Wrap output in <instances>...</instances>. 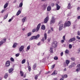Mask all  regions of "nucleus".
Returning <instances> with one entry per match:
<instances>
[{"instance_id": "f257e3e1", "label": "nucleus", "mask_w": 80, "mask_h": 80, "mask_svg": "<svg viewBox=\"0 0 80 80\" xmlns=\"http://www.w3.org/2000/svg\"><path fill=\"white\" fill-rule=\"evenodd\" d=\"M40 25H41V23L38 24L36 28V30L35 28L33 29L32 31V32H38L39 29H40Z\"/></svg>"}, {"instance_id": "f03ea898", "label": "nucleus", "mask_w": 80, "mask_h": 80, "mask_svg": "<svg viewBox=\"0 0 80 80\" xmlns=\"http://www.w3.org/2000/svg\"><path fill=\"white\" fill-rule=\"evenodd\" d=\"M40 38V34H38L36 36H33L31 37L30 38V40H32L34 39L38 40V38Z\"/></svg>"}, {"instance_id": "7ed1b4c3", "label": "nucleus", "mask_w": 80, "mask_h": 80, "mask_svg": "<svg viewBox=\"0 0 80 80\" xmlns=\"http://www.w3.org/2000/svg\"><path fill=\"white\" fill-rule=\"evenodd\" d=\"M71 25V22H70V21H66L64 24V28L65 27H69V26H70Z\"/></svg>"}, {"instance_id": "20e7f679", "label": "nucleus", "mask_w": 80, "mask_h": 80, "mask_svg": "<svg viewBox=\"0 0 80 80\" xmlns=\"http://www.w3.org/2000/svg\"><path fill=\"white\" fill-rule=\"evenodd\" d=\"M52 46L53 48H56L57 46V42L54 41L52 43Z\"/></svg>"}, {"instance_id": "39448f33", "label": "nucleus", "mask_w": 80, "mask_h": 80, "mask_svg": "<svg viewBox=\"0 0 80 80\" xmlns=\"http://www.w3.org/2000/svg\"><path fill=\"white\" fill-rule=\"evenodd\" d=\"M47 4H43L42 6L41 9H42V10H45L46 8L47 7Z\"/></svg>"}, {"instance_id": "423d86ee", "label": "nucleus", "mask_w": 80, "mask_h": 80, "mask_svg": "<svg viewBox=\"0 0 80 80\" xmlns=\"http://www.w3.org/2000/svg\"><path fill=\"white\" fill-rule=\"evenodd\" d=\"M5 65L7 67H8L10 65V61L8 60L7 61L5 64Z\"/></svg>"}, {"instance_id": "0eeeda50", "label": "nucleus", "mask_w": 80, "mask_h": 80, "mask_svg": "<svg viewBox=\"0 0 80 80\" xmlns=\"http://www.w3.org/2000/svg\"><path fill=\"white\" fill-rule=\"evenodd\" d=\"M6 42V39H3L0 42V46L2 45V44H3L5 42Z\"/></svg>"}, {"instance_id": "6e6552de", "label": "nucleus", "mask_w": 80, "mask_h": 80, "mask_svg": "<svg viewBox=\"0 0 80 80\" xmlns=\"http://www.w3.org/2000/svg\"><path fill=\"white\" fill-rule=\"evenodd\" d=\"M49 20V17H47L45 18L44 20V23H47L48 22V21Z\"/></svg>"}, {"instance_id": "1a4fd4ad", "label": "nucleus", "mask_w": 80, "mask_h": 80, "mask_svg": "<svg viewBox=\"0 0 80 80\" xmlns=\"http://www.w3.org/2000/svg\"><path fill=\"white\" fill-rule=\"evenodd\" d=\"M75 38H71L68 41L69 43H71V42H75Z\"/></svg>"}, {"instance_id": "9d476101", "label": "nucleus", "mask_w": 80, "mask_h": 80, "mask_svg": "<svg viewBox=\"0 0 80 80\" xmlns=\"http://www.w3.org/2000/svg\"><path fill=\"white\" fill-rule=\"evenodd\" d=\"M41 72L42 71H40V72H39V74L36 75L35 77V80H37V79L38 78V77L39 76V75H40Z\"/></svg>"}, {"instance_id": "9b49d317", "label": "nucleus", "mask_w": 80, "mask_h": 80, "mask_svg": "<svg viewBox=\"0 0 80 80\" xmlns=\"http://www.w3.org/2000/svg\"><path fill=\"white\" fill-rule=\"evenodd\" d=\"M24 49V46H21L19 48V52H22V50Z\"/></svg>"}, {"instance_id": "f8f14e48", "label": "nucleus", "mask_w": 80, "mask_h": 80, "mask_svg": "<svg viewBox=\"0 0 80 80\" xmlns=\"http://www.w3.org/2000/svg\"><path fill=\"white\" fill-rule=\"evenodd\" d=\"M63 24H61L60 25V26L59 28V30L60 31H61V30L63 29Z\"/></svg>"}, {"instance_id": "ddd939ff", "label": "nucleus", "mask_w": 80, "mask_h": 80, "mask_svg": "<svg viewBox=\"0 0 80 80\" xmlns=\"http://www.w3.org/2000/svg\"><path fill=\"white\" fill-rule=\"evenodd\" d=\"M56 5L57 7V10H60V6H59L58 4H56Z\"/></svg>"}, {"instance_id": "4468645a", "label": "nucleus", "mask_w": 80, "mask_h": 80, "mask_svg": "<svg viewBox=\"0 0 80 80\" xmlns=\"http://www.w3.org/2000/svg\"><path fill=\"white\" fill-rule=\"evenodd\" d=\"M57 74V71H54L53 72L52 74V75H55Z\"/></svg>"}, {"instance_id": "2eb2a0df", "label": "nucleus", "mask_w": 80, "mask_h": 80, "mask_svg": "<svg viewBox=\"0 0 80 80\" xmlns=\"http://www.w3.org/2000/svg\"><path fill=\"white\" fill-rule=\"evenodd\" d=\"M67 8L68 9H71V8H72V7H71V4L70 3H69L68 4Z\"/></svg>"}, {"instance_id": "dca6fc26", "label": "nucleus", "mask_w": 80, "mask_h": 80, "mask_svg": "<svg viewBox=\"0 0 80 80\" xmlns=\"http://www.w3.org/2000/svg\"><path fill=\"white\" fill-rule=\"evenodd\" d=\"M77 68L76 69V70H80V64H78L77 66Z\"/></svg>"}, {"instance_id": "f3484780", "label": "nucleus", "mask_w": 80, "mask_h": 80, "mask_svg": "<svg viewBox=\"0 0 80 80\" xmlns=\"http://www.w3.org/2000/svg\"><path fill=\"white\" fill-rule=\"evenodd\" d=\"M47 10L48 12H50V11L51 10V6H49L48 7V8H47Z\"/></svg>"}, {"instance_id": "a211bd4d", "label": "nucleus", "mask_w": 80, "mask_h": 80, "mask_svg": "<svg viewBox=\"0 0 80 80\" xmlns=\"http://www.w3.org/2000/svg\"><path fill=\"white\" fill-rule=\"evenodd\" d=\"M65 62H66V64L67 65H68V64L70 63V60H66Z\"/></svg>"}, {"instance_id": "6ab92c4d", "label": "nucleus", "mask_w": 80, "mask_h": 80, "mask_svg": "<svg viewBox=\"0 0 80 80\" xmlns=\"http://www.w3.org/2000/svg\"><path fill=\"white\" fill-rule=\"evenodd\" d=\"M36 67H37V63H35V64H34V65H33L32 68L34 70H35V68Z\"/></svg>"}, {"instance_id": "aec40b11", "label": "nucleus", "mask_w": 80, "mask_h": 80, "mask_svg": "<svg viewBox=\"0 0 80 80\" xmlns=\"http://www.w3.org/2000/svg\"><path fill=\"white\" fill-rule=\"evenodd\" d=\"M55 22V21L54 20H51L50 21V25H52V24H53V23H54Z\"/></svg>"}, {"instance_id": "412c9836", "label": "nucleus", "mask_w": 80, "mask_h": 80, "mask_svg": "<svg viewBox=\"0 0 80 80\" xmlns=\"http://www.w3.org/2000/svg\"><path fill=\"white\" fill-rule=\"evenodd\" d=\"M20 13H21V11H20V10H19L17 12L16 14V15L17 16H18V15H20Z\"/></svg>"}, {"instance_id": "4be33fe9", "label": "nucleus", "mask_w": 80, "mask_h": 80, "mask_svg": "<svg viewBox=\"0 0 80 80\" xmlns=\"http://www.w3.org/2000/svg\"><path fill=\"white\" fill-rule=\"evenodd\" d=\"M17 45H18L17 43H14L12 46L13 48H15L16 47Z\"/></svg>"}, {"instance_id": "5701e85b", "label": "nucleus", "mask_w": 80, "mask_h": 80, "mask_svg": "<svg viewBox=\"0 0 80 80\" xmlns=\"http://www.w3.org/2000/svg\"><path fill=\"white\" fill-rule=\"evenodd\" d=\"M20 74L21 75V76L22 77H23V74H24L23 72V71H20Z\"/></svg>"}, {"instance_id": "b1692460", "label": "nucleus", "mask_w": 80, "mask_h": 80, "mask_svg": "<svg viewBox=\"0 0 80 80\" xmlns=\"http://www.w3.org/2000/svg\"><path fill=\"white\" fill-rule=\"evenodd\" d=\"M62 78H67L68 77V76L67 75H64L62 76Z\"/></svg>"}, {"instance_id": "393cba45", "label": "nucleus", "mask_w": 80, "mask_h": 80, "mask_svg": "<svg viewBox=\"0 0 80 80\" xmlns=\"http://www.w3.org/2000/svg\"><path fill=\"white\" fill-rule=\"evenodd\" d=\"M8 3H6L4 6V8H6L8 6Z\"/></svg>"}, {"instance_id": "a878e982", "label": "nucleus", "mask_w": 80, "mask_h": 80, "mask_svg": "<svg viewBox=\"0 0 80 80\" xmlns=\"http://www.w3.org/2000/svg\"><path fill=\"white\" fill-rule=\"evenodd\" d=\"M47 34L46 33H45L44 34V40H47Z\"/></svg>"}, {"instance_id": "bb28decb", "label": "nucleus", "mask_w": 80, "mask_h": 80, "mask_svg": "<svg viewBox=\"0 0 80 80\" xmlns=\"http://www.w3.org/2000/svg\"><path fill=\"white\" fill-rule=\"evenodd\" d=\"M41 28L42 30H45V25H42Z\"/></svg>"}, {"instance_id": "cd10ccee", "label": "nucleus", "mask_w": 80, "mask_h": 80, "mask_svg": "<svg viewBox=\"0 0 80 80\" xmlns=\"http://www.w3.org/2000/svg\"><path fill=\"white\" fill-rule=\"evenodd\" d=\"M8 73H6L4 75V78H7V77H8Z\"/></svg>"}, {"instance_id": "c85d7f7f", "label": "nucleus", "mask_w": 80, "mask_h": 80, "mask_svg": "<svg viewBox=\"0 0 80 80\" xmlns=\"http://www.w3.org/2000/svg\"><path fill=\"white\" fill-rule=\"evenodd\" d=\"M50 51L51 53H53V48L52 47H51L50 48Z\"/></svg>"}, {"instance_id": "c756f323", "label": "nucleus", "mask_w": 80, "mask_h": 80, "mask_svg": "<svg viewBox=\"0 0 80 80\" xmlns=\"http://www.w3.org/2000/svg\"><path fill=\"white\" fill-rule=\"evenodd\" d=\"M25 19H26V18H24L22 19V22L24 23L25 22Z\"/></svg>"}, {"instance_id": "7c9ffc66", "label": "nucleus", "mask_w": 80, "mask_h": 80, "mask_svg": "<svg viewBox=\"0 0 80 80\" xmlns=\"http://www.w3.org/2000/svg\"><path fill=\"white\" fill-rule=\"evenodd\" d=\"M71 65L73 67H75V66L76 65V64L74 62H73V63H72Z\"/></svg>"}, {"instance_id": "2f4dec72", "label": "nucleus", "mask_w": 80, "mask_h": 80, "mask_svg": "<svg viewBox=\"0 0 80 80\" xmlns=\"http://www.w3.org/2000/svg\"><path fill=\"white\" fill-rule=\"evenodd\" d=\"M7 17H8V14L4 16V20H5L7 18Z\"/></svg>"}, {"instance_id": "473e14b6", "label": "nucleus", "mask_w": 80, "mask_h": 80, "mask_svg": "<svg viewBox=\"0 0 80 80\" xmlns=\"http://www.w3.org/2000/svg\"><path fill=\"white\" fill-rule=\"evenodd\" d=\"M58 58L57 56H55L54 58V59L55 60H58Z\"/></svg>"}, {"instance_id": "72a5a7b5", "label": "nucleus", "mask_w": 80, "mask_h": 80, "mask_svg": "<svg viewBox=\"0 0 80 80\" xmlns=\"http://www.w3.org/2000/svg\"><path fill=\"white\" fill-rule=\"evenodd\" d=\"M26 60L25 59L23 60L22 61V64H23V63H25Z\"/></svg>"}, {"instance_id": "f704fd0d", "label": "nucleus", "mask_w": 80, "mask_h": 80, "mask_svg": "<svg viewBox=\"0 0 80 80\" xmlns=\"http://www.w3.org/2000/svg\"><path fill=\"white\" fill-rule=\"evenodd\" d=\"M22 6H23V3L21 2L19 4V7H22Z\"/></svg>"}, {"instance_id": "c9c22d12", "label": "nucleus", "mask_w": 80, "mask_h": 80, "mask_svg": "<svg viewBox=\"0 0 80 80\" xmlns=\"http://www.w3.org/2000/svg\"><path fill=\"white\" fill-rule=\"evenodd\" d=\"M31 35H32V32H29L28 33V37H29V36H30Z\"/></svg>"}, {"instance_id": "e433bc0d", "label": "nucleus", "mask_w": 80, "mask_h": 80, "mask_svg": "<svg viewBox=\"0 0 80 80\" xmlns=\"http://www.w3.org/2000/svg\"><path fill=\"white\" fill-rule=\"evenodd\" d=\"M55 64H54L53 65L51 66V69H53L54 67H55Z\"/></svg>"}, {"instance_id": "4c0bfd02", "label": "nucleus", "mask_w": 80, "mask_h": 80, "mask_svg": "<svg viewBox=\"0 0 80 80\" xmlns=\"http://www.w3.org/2000/svg\"><path fill=\"white\" fill-rule=\"evenodd\" d=\"M13 17H12L11 19H9V20H8V22H11V21H12V20H13Z\"/></svg>"}, {"instance_id": "58836bf2", "label": "nucleus", "mask_w": 80, "mask_h": 80, "mask_svg": "<svg viewBox=\"0 0 80 80\" xmlns=\"http://www.w3.org/2000/svg\"><path fill=\"white\" fill-rule=\"evenodd\" d=\"M30 48V45H29L27 47V50H29Z\"/></svg>"}, {"instance_id": "ea45409f", "label": "nucleus", "mask_w": 80, "mask_h": 80, "mask_svg": "<svg viewBox=\"0 0 80 80\" xmlns=\"http://www.w3.org/2000/svg\"><path fill=\"white\" fill-rule=\"evenodd\" d=\"M51 20H54V21H55V18L54 17L52 16V18H51Z\"/></svg>"}, {"instance_id": "a19ab883", "label": "nucleus", "mask_w": 80, "mask_h": 80, "mask_svg": "<svg viewBox=\"0 0 80 80\" xmlns=\"http://www.w3.org/2000/svg\"><path fill=\"white\" fill-rule=\"evenodd\" d=\"M72 48V44H70L69 45V48Z\"/></svg>"}, {"instance_id": "79ce46f5", "label": "nucleus", "mask_w": 80, "mask_h": 80, "mask_svg": "<svg viewBox=\"0 0 80 80\" xmlns=\"http://www.w3.org/2000/svg\"><path fill=\"white\" fill-rule=\"evenodd\" d=\"M10 60L12 62H14V59H13V58H11Z\"/></svg>"}, {"instance_id": "37998d69", "label": "nucleus", "mask_w": 80, "mask_h": 80, "mask_svg": "<svg viewBox=\"0 0 80 80\" xmlns=\"http://www.w3.org/2000/svg\"><path fill=\"white\" fill-rule=\"evenodd\" d=\"M71 60H72V61H75V59L74 58H71Z\"/></svg>"}, {"instance_id": "c03bdc74", "label": "nucleus", "mask_w": 80, "mask_h": 80, "mask_svg": "<svg viewBox=\"0 0 80 80\" xmlns=\"http://www.w3.org/2000/svg\"><path fill=\"white\" fill-rule=\"evenodd\" d=\"M68 49L66 50L65 51V53H68Z\"/></svg>"}, {"instance_id": "a18cd8bd", "label": "nucleus", "mask_w": 80, "mask_h": 80, "mask_svg": "<svg viewBox=\"0 0 80 80\" xmlns=\"http://www.w3.org/2000/svg\"><path fill=\"white\" fill-rule=\"evenodd\" d=\"M19 55H20V54H19V53H17L15 55V56L16 57H18V56H19Z\"/></svg>"}, {"instance_id": "49530a36", "label": "nucleus", "mask_w": 80, "mask_h": 80, "mask_svg": "<svg viewBox=\"0 0 80 80\" xmlns=\"http://www.w3.org/2000/svg\"><path fill=\"white\" fill-rule=\"evenodd\" d=\"M28 70H31V67L30 66H28Z\"/></svg>"}, {"instance_id": "de8ad7c7", "label": "nucleus", "mask_w": 80, "mask_h": 80, "mask_svg": "<svg viewBox=\"0 0 80 80\" xmlns=\"http://www.w3.org/2000/svg\"><path fill=\"white\" fill-rule=\"evenodd\" d=\"M63 52H62L60 53V55L61 57H62V56H63Z\"/></svg>"}, {"instance_id": "09e8293b", "label": "nucleus", "mask_w": 80, "mask_h": 80, "mask_svg": "<svg viewBox=\"0 0 80 80\" xmlns=\"http://www.w3.org/2000/svg\"><path fill=\"white\" fill-rule=\"evenodd\" d=\"M72 67H73V66H72V65H70L69 67H68V68H72Z\"/></svg>"}, {"instance_id": "8fccbe9b", "label": "nucleus", "mask_w": 80, "mask_h": 80, "mask_svg": "<svg viewBox=\"0 0 80 80\" xmlns=\"http://www.w3.org/2000/svg\"><path fill=\"white\" fill-rule=\"evenodd\" d=\"M14 70V69H13V68H11L9 69V70Z\"/></svg>"}, {"instance_id": "3c124183", "label": "nucleus", "mask_w": 80, "mask_h": 80, "mask_svg": "<svg viewBox=\"0 0 80 80\" xmlns=\"http://www.w3.org/2000/svg\"><path fill=\"white\" fill-rule=\"evenodd\" d=\"M52 31H51V30H49L48 32V33H50Z\"/></svg>"}, {"instance_id": "603ef678", "label": "nucleus", "mask_w": 80, "mask_h": 80, "mask_svg": "<svg viewBox=\"0 0 80 80\" xmlns=\"http://www.w3.org/2000/svg\"><path fill=\"white\" fill-rule=\"evenodd\" d=\"M41 41H42V42H44V38H43L41 39Z\"/></svg>"}, {"instance_id": "864d4df0", "label": "nucleus", "mask_w": 80, "mask_h": 80, "mask_svg": "<svg viewBox=\"0 0 80 80\" xmlns=\"http://www.w3.org/2000/svg\"><path fill=\"white\" fill-rule=\"evenodd\" d=\"M13 71L12 70H9V73H13Z\"/></svg>"}, {"instance_id": "5fc2aeb1", "label": "nucleus", "mask_w": 80, "mask_h": 80, "mask_svg": "<svg viewBox=\"0 0 80 80\" xmlns=\"http://www.w3.org/2000/svg\"><path fill=\"white\" fill-rule=\"evenodd\" d=\"M78 35H80V31H78Z\"/></svg>"}, {"instance_id": "6e6d98bb", "label": "nucleus", "mask_w": 80, "mask_h": 80, "mask_svg": "<svg viewBox=\"0 0 80 80\" xmlns=\"http://www.w3.org/2000/svg\"><path fill=\"white\" fill-rule=\"evenodd\" d=\"M63 38L64 40H65V36H64L63 37Z\"/></svg>"}, {"instance_id": "4d7b16f0", "label": "nucleus", "mask_w": 80, "mask_h": 80, "mask_svg": "<svg viewBox=\"0 0 80 80\" xmlns=\"http://www.w3.org/2000/svg\"><path fill=\"white\" fill-rule=\"evenodd\" d=\"M62 23V21H60L59 22V23H58V24H59V25H60V24H61V23Z\"/></svg>"}, {"instance_id": "13d9d810", "label": "nucleus", "mask_w": 80, "mask_h": 80, "mask_svg": "<svg viewBox=\"0 0 80 80\" xmlns=\"http://www.w3.org/2000/svg\"><path fill=\"white\" fill-rule=\"evenodd\" d=\"M54 5H55V4H54L53 3H52L51 4L52 7H53V6H54Z\"/></svg>"}, {"instance_id": "bf43d9fd", "label": "nucleus", "mask_w": 80, "mask_h": 80, "mask_svg": "<svg viewBox=\"0 0 80 80\" xmlns=\"http://www.w3.org/2000/svg\"><path fill=\"white\" fill-rule=\"evenodd\" d=\"M5 10H4L3 9H2L1 11V13H3V12H4V11H5Z\"/></svg>"}, {"instance_id": "052dcab7", "label": "nucleus", "mask_w": 80, "mask_h": 80, "mask_svg": "<svg viewBox=\"0 0 80 80\" xmlns=\"http://www.w3.org/2000/svg\"><path fill=\"white\" fill-rule=\"evenodd\" d=\"M77 38H78V40H80V37H79V36H77Z\"/></svg>"}, {"instance_id": "680f3d73", "label": "nucleus", "mask_w": 80, "mask_h": 80, "mask_svg": "<svg viewBox=\"0 0 80 80\" xmlns=\"http://www.w3.org/2000/svg\"><path fill=\"white\" fill-rule=\"evenodd\" d=\"M61 43H63V42H64V40H61Z\"/></svg>"}, {"instance_id": "e2e57ef3", "label": "nucleus", "mask_w": 80, "mask_h": 80, "mask_svg": "<svg viewBox=\"0 0 80 80\" xmlns=\"http://www.w3.org/2000/svg\"><path fill=\"white\" fill-rule=\"evenodd\" d=\"M54 80H58V79L57 78H55L53 79Z\"/></svg>"}, {"instance_id": "0e129e2a", "label": "nucleus", "mask_w": 80, "mask_h": 80, "mask_svg": "<svg viewBox=\"0 0 80 80\" xmlns=\"http://www.w3.org/2000/svg\"><path fill=\"white\" fill-rule=\"evenodd\" d=\"M41 43H40V42H39L38 43L37 45H40Z\"/></svg>"}, {"instance_id": "69168bd1", "label": "nucleus", "mask_w": 80, "mask_h": 80, "mask_svg": "<svg viewBox=\"0 0 80 80\" xmlns=\"http://www.w3.org/2000/svg\"><path fill=\"white\" fill-rule=\"evenodd\" d=\"M27 63H28V66H29V62H28Z\"/></svg>"}, {"instance_id": "338daca9", "label": "nucleus", "mask_w": 80, "mask_h": 80, "mask_svg": "<svg viewBox=\"0 0 80 80\" xmlns=\"http://www.w3.org/2000/svg\"><path fill=\"white\" fill-rule=\"evenodd\" d=\"M77 19L79 20L80 19V16H79L78 17Z\"/></svg>"}, {"instance_id": "774afa93", "label": "nucleus", "mask_w": 80, "mask_h": 80, "mask_svg": "<svg viewBox=\"0 0 80 80\" xmlns=\"http://www.w3.org/2000/svg\"><path fill=\"white\" fill-rule=\"evenodd\" d=\"M16 2H17V0H15L13 2V3H16Z\"/></svg>"}]
</instances>
